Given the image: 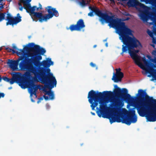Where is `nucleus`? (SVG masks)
I'll use <instances>...</instances> for the list:
<instances>
[{"label": "nucleus", "mask_w": 156, "mask_h": 156, "mask_svg": "<svg viewBox=\"0 0 156 156\" xmlns=\"http://www.w3.org/2000/svg\"><path fill=\"white\" fill-rule=\"evenodd\" d=\"M114 87L115 89L114 92L110 91H104L102 92H98V91L96 92L92 90L88 93L87 98L89 102L91 104L90 107L92 109L94 110L95 107L98 105V103L100 104V110L96 112L98 116L100 117L102 116L104 118H106L103 114L107 108L106 104L104 101L106 99H108L110 102L114 103L112 105L115 107L114 109L115 112L119 108L123 106L124 103L121 100H113L114 95L129 102L135 100V97H131L128 93V90L126 89L122 88L121 90L116 85H115Z\"/></svg>", "instance_id": "1"}, {"label": "nucleus", "mask_w": 156, "mask_h": 156, "mask_svg": "<svg viewBox=\"0 0 156 156\" xmlns=\"http://www.w3.org/2000/svg\"><path fill=\"white\" fill-rule=\"evenodd\" d=\"M36 46L34 47L33 46L26 47V51H30L31 52L26 53L25 55H22L16 60L9 59L7 62L9 67L12 71L26 70L29 72L26 73L25 76L27 77L30 76V73L33 74L35 77L41 75L43 74V68L37 69L34 66L39 65V61L42 59L41 55H43L46 52L44 48L38 49Z\"/></svg>", "instance_id": "2"}, {"label": "nucleus", "mask_w": 156, "mask_h": 156, "mask_svg": "<svg viewBox=\"0 0 156 156\" xmlns=\"http://www.w3.org/2000/svg\"><path fill=\"white\" fill-rule=\"evenodd\" d=\"M116 33L120 36L119 39L123 44L122 45V52L121 54L123 55L124 52L128 50L131 58L134 60L135 63L141 68L143 69V66L140 62L139 56L136 54L139 50H135L139 46H141L140 42L135 37L130 36L133 35L131 30L122 21L115 28Z\"/></svg>", "instance_id": "3"}, {"label": "nucleus", "mask_w": 156, "mask_h": 156, "mask_svg": "<svg viewBox=\"0 0 156 156\" xmlns=\"http://www.w3.org/2000/svg\"><path fill=\"white\" fill-rule=\"evenodd\" d=\"M139 95L138 99L143 100L144 98V104L138 105L136 108L139 115L141 117H145L147 121H156V99L148 96L146 91L140 89L137 95Z\"/></svg>", "instance_id": "4"}, {"label": "nucleus", "mask_w": 156, "mask_h": 156, "mask_svg": "<svg viewBox=\"0 0 156 156\" xmlns=\"http://www.w3.org/2000/svg\"><path fill=\"white\" fill-rule=\"evenodd\" d=\"M37 69L40 68H43V74L41 75L37 76L33 78L34 80L35 81H38V79L40 82L42 84H44L46 88L51 89L53 88L54 86L56 87L57 84L56 79L52 73H50V69L48 68L47 69L44 67H41L39 68L36 67Z\"/></svg>", "instance_id": "5"}, {"label": "nucleus", "mask_w": 156, "mask_h": 156, "mask_svg": "<svg viewBox=\"0 0 156 156\" xmlns=\"http://www.w3.org/2000/svg\"><path fill=\"white\" fill-rule=\"evenodd\" d=\"M14 83H19V85L23 89L29 88L30 96L34 94L37 97L36 92L39 86L35 85L32 80H28L21 76L19 73H15Z\"/></svg>", "instance_id": "6"}, {"label": "nucleus", "mask_w": 156, "mask_h": 156, "mask_svg": "<svg viewBox=\"0 0 156 156\" xmlns=\"http://www.w3.org/2000/svg\"><path fill=\"white\" fill-rule=\"evenodd\" d=\"M89 9L94 12L95 14L100 17L99 21L102 23L105 22L108 23V26L115 28L122 21L121 19H114V16H110L106 13H103L97 7H89Z\"/></svg>", "instance_id": "7"}, {"label": "nucleus", "mask_w": 156, "mask_h": 156, "mask_svg": "<svg viewBox=\"0 0 156 156\" xmlns=\"http://www.w3.org/2000/svg\"><path fill=\"white\" fill-rule=\"evenodd\" d=\"M33 7H35L34 8V10L33 11V12L31 14L30 12H28L31 16L33 20H34L33 17L35 19H38L40 22H42L43 21H47L48 20L52 18L54 16L57 17L59 16V13L58 11L56 10V9L52 8L51 6H48L45 9L48 13V14H46L43 15L41 12H35L34 11L36 10L37 11L41 10L42 9V5H41L40 7H37L36 6H34Z\"/></svg>", "instance_id": "8"}, {"label": "nucleus", "mask_w": 156, "mask_h": 156, "mask_svg": "<svg viewBox=\"0 0 156 156\" xmlns=\"http://www.w3.org/2000/svg\"><path fill=\"white\" fill-rule=\"evenodd\" d=\"M135 111L132 110L129 112L126 117L121 116L119 115H112L109 116L108 118L111 124L115 122H122L128 125H130L131 123H135L137 120V118L135 115Z\"/></svg>", "instance_id": "9"}, {"label": "nucleus", "mask_w": 156, "mask_h": 156, "mask_svg": "<svg viewBox=\"0 0 156 156\" xmlns=\"http://www.w3.org/2000/svg\"><path fill=\"white\" fill-rule=\"evenodd\" d=\"M21 16H20L19 13L17 14V16L14 17H12L10 13L7 14L5 20L8 21L6 23L7 26L10 25L13 26L16 24L18 23L21 22Z\"/></svg>", "instance_id": "10"}, {"label": "nucleus", "mask_w": 156, "mask_h": 156, "mask_svg": "<svg viewBox=\"0 0 156 156\" xmlns=\"http://www.w3.org/2000/svg\"><path fill=\"white\" fill-rule=\"evenodd\" d=\"M31 46H33V47H35L36 46H37L38 47V49H41V48H43L41 47L39 45L35 44L33 43H29L27 45L25 46L23 48V49H18L19 51H16L14 49H12L9 47L6 48L5 49L7 50V51L9 52H11L12 51V52L13 53H16L18 55H25L26 54V49L24 48L27 46V47H30Z\"/></svg>", "instance_id": "11"}, {"label": "nucleus", "mask_w": 156, "mask_h": 156, "mask_svg": "<svg viewBox=\"0 0 156 156\" xmlns=\"http://www.w3.org/2000/svg\"><path fill=\"white\" fill-rule=\"evenodd\" d=\"M85 27V25L83 20L80 19L77 22L76 24L70 25L68 29H69L72 31L74 30L79 31Z\"/></svg>", "instance_id": "12"}, {"label": "nucleus", "mask_w": 156, "mask_h": 156, "mask_svg": "<svg viewBox=\"0 0 156 156\" xmlns=\"http://www.w3.org/2000/svg\"><path fill=\"white\" fill-rule=\"evenodd\" d=\"M116 71V73H114L112 80H113L115 82H118L119 81H121L122 78L124 76L123 73L121 72L118 71V69H115Z\"/></svg>", "instance_id": "13"}, {"label": "nucleus", "mask_w": 156, "mask_h": 156, "mask_svg": "<svg viewBox=\"0 0 156 156\" xmlns=\"http://www.w3.org/2000/svg\"><path fill=\"white\" fill-rule=\"evenodd\" d=\"M21 3L23 4L24 8L26 10L27 12H30L31 14L33 12L35 7H31L30 4L28 3L27 1L26 0H20Z\"/></svg>", "instance_id": "14"}, {"label": "nucleus", "mask_w": 156, "mask_h": 156, "mask_svg": "<svg viewBox=\"0 0 156 156\" xmlns=\"http://www.w3.org/2000/svg\"><path fill=\"white\" fill-rule=\"evenodd\" d=\"M40 61V60L39 61L40 63L39 66H35L34 65V66L35 67L39 68L41 66H43V67L46 68L49 67L51 65H52L53 64V62L51 61V58H48L46 60H44L42 62H41Z\"/></svg>", "instance_id": "15"}, {"label": "nucleus", "mask_w": 156, "mask_h": 156, "mask_svg": "<svg viewBox=\"0 0 156 156\" xmlns=\"http://www.w3.org/2000/svg\"><path fill=\"white\" fill-rule=\"evenodd\" d=\"M12 78L9 79L6 76H3L2 77L5 81L11 84H12L14 83V76H15V73L12 74Z\"/></svg>", "instance_id": "16"}, {"label": "nucleus", "mask_w": 156, "mask_h": 156, "mask_svg": "<svg viewBox=\"0 0 156 156\" xmlns=\"http://www.w3.org/2000/svg\"><path fill=\"white\" fill-rule=\"evenodd\" d=\"M43 90L45 92V94L48 95L49 96V99L50 100H53L54 99V94L53 91L48 90L47 91L45 89H43Z\"/></svg>", "instance_id": "17"}, {"label": "nucleus", "mask_w": 156, "mask_h": 156, "mask_svg": "<svg viewBox=\"0 0 156 156\" xmlns=\"http://www.w3.org/2000/svg\"><path fill=\"white\" fill-rule=\"evenodd\" d=\"M147 72L153 77L156 76V70L152 67H150L149 69L147 70Z\"/></svg>", "instance_id": "18"}, {"label": "nucleus", "mask_w": 156, "mask_h": 156, "mask_svg": "<svg viewBox=\"0 0 156 156\" xmlns=\"http://www.w3.org/2000/svg\"><path fill=\"white\" fill-rule=\"evenodd\" d=\"M141 2H144L146 4H149L154 5H156V0H140Z\"/></svg>", "instance_id": "19"}, {"label": "nucleus", "mask_w": 156, "mask_h": 156, "mask_svg": "<svg viewBox=\"0 0 156 156\" xmlns=\"http://www.w3.org/2000/svg\"><path fill=\"white\" fill-rule=\"evenodd\" d=\"M140 18L143 21L146 22L148 20V17L146 14H143L141 15Z\"/></svg>", "instance_id": "20"}, {"label": "nucleus", "mask_w": 156, "mask_h": 156, "mask_svg": "<svg viewBox=\"0 0 156 156\" xmlns=\"http://www.w3.org/2000/svg\"><path fill=\"white\" fill-rule=\"evenodd\" d=\"M5 12L0 13V22L5 20Z\"/></svg>", "instance_id": "21"}, {"label": "nucleus", "mask_w": 156, "mask_h": 156, "mask_svg": "<svg viewBox=\"0 0 156 156\" xmlns=\"http://www.w3.org/2000/svg\"><path fill=\"white\" fill-rule=\"evenodd\" d=\"M142 60L146 66H147L149 65L150 62L147 60L146 59L145 57H144L142 58Z\"/></svg>", "instance_id": "22"}, {"label": "nucleus", "mask_w": 156, "mask_h": 156, "mask_svg": "<svg viewBox=\"0 0 156 156\" xmlns=\"http://www.w3.org/2000/svg\"><path fill=\"white\" fill-rule=\"evenodd\" d=\"M148 34L151 37H153L154 36L153 32L151 31L148 30L147 31Z\"/></svg>", "instance_id": "23"}, {"label": "nucleus", "mask_w": 156, "mask_h": 156, "mask_svg": "<svg viewBox=\"0 0 156 156\" xmlns=\"http://www.w3.org/2000/svg\"><path fill=\"white\" fill-rule=\"evenodd\" d=\"M80 5L82 6H84L86 5L85 2L84 0H82L81 2H80Z\"/></svg>", "instance_id": "24"}, {"label": "nucleus", "mask_w": 156, "mask_h": 156, "mask_svg": "<svg viewBox=\"0 0 156 156\" xmlns=\"http://www.w3.org/2000/svg\"><path fill=\"white\" fill-rule=\"evenodd\" d=\"M93 12H94L93 11L90 12L89 13H88V16L91 17L93 16Z\"/></svg>", "instance_id": "25"}, {"label": "nucleus", "mask_w": 156, "mask_h": 156, "mask_svg": "<svg viewBox=\"0 0 156 156\" xmlns=\"http://www.w3.org/2000/svg\"><path fill=\"white\" fill-rule=\"evenodd\" d=\"M150 59L152 62L155 63L156 64V57L154 58H152Z\"/></svg>", "instance_id": "26"}, {"label": "nucleus", "mask_w": 156, "mask_h": 156, "mask_svg": "<svg viewBox=\"0 0 156 156\" xmlns=\"http://www.w3.org/2000/svg\"><path fill=\"white\" fill-rule=\"evenodd\" d=\"M90 66L93 67H96V66L95 64L92 62H91L90 63Z\"/></svg>", "instance_id": "27"}, {"label": "nucleus", "mask_w": 156, "mask_h": 156, "mask_svg": "<svg viewBox=\"0 0 156 156\" xmlns=\"http://www.w3.org/2000/svg\"><path fill=\"white\" fill-rule=\"evenodd\" d=\"M5 96V94L3 93H0V98H4Z\"/></svg>", "instance_id": "28"}, {"label": "nucleus", "mask_w": 156, "mask_h": 156, "mask_svg": "<svg viewBox=\"0 0 156 156\" xmlns=\"http://www.w3.org/2000/svg\"><path fill=\"white\" fill-rule=\"evenodd\" d=\"M38 100L37 101V103H39L41 101L43 100V99L42 97H40V98H38Z\"/></svg>", "instance_id": "29"}, {"label": "nucleus", "mask_w": 156, "mask_h": 156, "mask_svg": "<svg viewBox=\"0 0 156 156\" xmlns=\"http://www.w3.org/2000/svg\"><path fill=\"white\" fill-rule=\"evenodd\" d=\"M43 97H44V99L45 100H47L49 99L48 97V96H45L44 95H43Z\"/></svg>", "instance_id": "30"}, {"label": "nucleus", "mask_w": 156, "mask_h": 156, "mask_svg": "<svg viewBox=\"0 0 156 156\" xmlns=\"http://www.w3.org/2000/svg\"><path fill=\"white\" fill-rule=\"evenodd\" d=\"M4 8V5L2 3L0 4V9H3Z\"/></svg>", "instance_id": "31"}, {"label": "nucleus", "mask_w": 156, "mask_h": 156, "mask_svg": "<svg viewBox=\"0 0 156 156\" xmlns=\"http://www.w3.org/2000/svg\"><path fill=\"white\" fill-rule=\"evenodd\" d=\"M12 48L13 49H14L15 50H18L17 51H19L18 50L19 49H17V48L16 47V46H15V45L13 46L12 47Z\"/></svg>", "instance_id": "32"}, {"label": "nucleus", "mask_w": 156, "mask_h": 156, "mask_svg": "<svg viewBox=\"0 0 156 156\" xmlns=\"http://www.w3.org/2000/svg\"><path fill=\"white\" fill-rule=\"evenodd\" d=\"M152 53L153 55H155L156 54V51L155 50L153 51Z\"/></svg>", "instance_id": "33"}, {"label": "nucleus", "mask_w": 156, "mask_h": 156, "mask_svg": "<svg viewBox=\"0 0 156 156\" xmlns=\"http://www.w3.org/2000/svg\"><path fill=\"white\" fill-rule=\"evenodd\" d=\"M23 7L22 6L20 7L19 9L21 11H22L23 10Z\"/></svg>", "instance_id": "34"}, {"label": "nucleus", "mask_w": 156, "mask_h": 156, "mask_svg": "<svg viewBox=\"0 0 156 156\" xmlns=\"http://www.w3.org/2000/svg\"><path fill=\"white\" fill-rule=\"evenodd\" d=\"M125 16H129L130 15V14L129 13H126L125 14H124Z\"/></svg>", "instance_id": "35"}, {"label": "nucleus", "mask_w": 156, "mask_h": 156, "mask_svg": "<svg viewBox=\"0 0 156 156\" xmlns=\"http://www.w3.org/2000/svg\"><path fill=\"white\" fill-rule=\"evenodd\" d=\"M112 2L114 4H115V2L114 0H109Z\"/></svg>", "instance_id": "36"}, {"label": "nucleus", "mask_w": 156, "mask_h": 156, "mask_svg": "<svg viewBox=\"0 0 156 156\" xmlns=\"http://www.w3.org/2000/svg\"><path fill=\"white\" fill-rule=\"evenodd\" d=\"M91 113L93 115H95V113L94 112H91Z\"/></svg>", "instance_id": "37"}, {"label": "nucleus", "mask_w": 156, "mask_h": 156, "mask_svg": "<svg viewBox=\"0 0 156 156\" xmlns=\"http://www.w3.org/2000/svg\"><path fill=\"white\" fill-rule=\"evenodd\" d=\"M18 5L20 6V7L21 6H22V4H21V3H18Z\"/></svg>", "instance_id": "38"}, {"label": "nucleus", "mask_w": 156, "mask_h": 156, "mask_svg": "<svg viewBox=\"0 0 156 156\" xmlns=\"http://www.w3.org/2000/svg\"><path fill=\"white\" fill-rule=\"evenodd\" d=\"M121 70V69L120 68H119L118 69V71H119V72H120V71Z\"/></svg>", "instance_id": "39"}, {"label": "nucleus", "mask_w": 156, "mask_h": 156, "mask_svg": "<svg viewBox=\"0 0 156 156\" xmlns=\"http://www.w3.org/2000/svg\"><path fill=\"white\" fill-rule=\"evenodd\" d=\"M120 1H128V0H120Z\"/></svg>", "instance_id": "40"}, {"label": "nucleus", "mask_w": 156, "mask_h": 156, "mask_svg": "<svg viewBox=\"0 0 156 156\" xmlns=\"http://www.w3.org/2000/svg\"><path fill=\"white\" fill-rule=\"evenodd\" d=\"M2 80V78L1 76L0 75V82H1Z\"/></svg>", "instance_id": "41"}, {"label": "nucleus", "mask_w": 156, "mask_h": 156, "mask_svg": "<svg viewBox=\"0 0 156 156\" xmlns=\"http://www.w3.org/2000/svg\"><path fill=\"white\" fill-rule=\"evenodd\" d=\"M26 1H28L27 2L29 3V2H30L31 1V0H26Z\"/></svg>", "instance_id": "42"}, {"label": "nucleus", "mask_w": 156, "mask_h": 156, "mask_svg": "<svg viewBox=\"0 0 156 156\" xmlns=\"http://www.w3.org/2000/svg\"><path fill=\"white\" fill-rule=\"evenodd\" d=\"M105 45L106 47L108 46V43H106L105 44Z\"/></svg>", "instance_id": "43"}, {"label": "nucleus", "mask_w": 156, "mask_h": 156, "mask_svg": "<svg viewBox=\"0 0 156 156\" xmlns=\"http://www.w3.org/2000/svg\"><path fill=\"white\" fill-rule=\"evenodd\" d=\"M96 45H94V48H95L96 47Z\"/></svg>", "instance_id": "44"}, {"label": "nucleus", "mask_w": 156, "mask_h": 156, "mask_svg": "<svg viewBox=\"0 0 156 156\" xmlns=\"http://www.w3.org/2000/svg\"><path fill=\"white\" fill-rule=\"evenodd\" d=\"M39 7H41V5L40 3H39Z\"/></svg>", "instance_id": "45"}, {"label": "nucleus", "mask_w": 156, "mask_h": 156, "mask_svg": "<svg viewBox=\"0 0 156 156\" xmlns=\"http://www.w3.org/2000/svg\"><path fill=\"white\" fill-rule=\"evenodd\" d=\"M148 77H151V75H148Z\"/></svg>", "instance_id": "46"}, {"label": "nucleus", "mask_w": 156, "mask_h": 156, "mask_svg": "<svg viewBox=\"0 0 156 156\" xmlns=\"http://www.w3.org/2000/svg\"><path fill=\"white\" fill-rule=\"evenodd\" d=\"M147 57H148V58H150V56H147Z\"/></svg>", "instance_id": "47"}, {"label": "nucleus", "mask_w": 156, "mask_h": 156, "mask_svg": "<svg viewBox=\"0 0 156 156\" xmlns=\"http://www.w3.org/2000/svg\"><path fill=\"white\" fill-rule=\"evenodd\" d=\"M2 48H0V51L1 50Z\"/></svg>", "instance_id": "48"}, {"label": "nucleus", "mask_w": 156, "mask_h": 156, "mask_svg": "<svg viewBox=\"0 0 156 156\" xmlns=\"http://www.w3.org/2000/svg\"><path fill=\"white\" fill-rule=\"evenodd\" d=\"M31 100L32 101H34L32 99H31Z\"/></svg>", "instance_id": "49"}, {"label": "nucleus", "mask_w": 156, "mask_h": 156, "mask_svg": "<svg viewBox=\"0 0 156 156\" xmlns=\"http://www.w3.org/2000/svg\"><path fill=\"white\" fill-rule=\"evenodd\" d=\"M153 19V18H151V20H152Z\"/></svg>", "instance_id": "50"}, {"label": "nucleus", "mask_w": 156, "mask_h": 156, "mask_svg": "<svg viewBox=\"0 0 156 156\" xmlns=\"http://www.w3.org/2000/svg\"><path fill=\"white\" fill-rule=\"evenodd\" d=\"M129 19V18H127V20Z\"/></svg>", "instance_id": "51"}]
</instances>
